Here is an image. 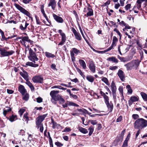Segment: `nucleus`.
Returning a JSON list of instances; mask_svg holds the SVG:
<instances>
[{
  "instance_id": "obj_1",
  "label": "nucleus",
  "mask_w": 147,
  "mask_h": 147,
  "mask_svg": "<svg viewBox=\"0 0 147 147\" xmlns=\"http://www.w3.org/2000/svg\"><path fill=\"white\" fill-rule=\"evenodd\" d=\"M140 62L141 61H139L138 59L134 60L129 63L125 64L124 66L126 67L127 70H131L133 69H137Z\"/></svg>"
},
{
  "instance_id": "obj_2",
  "label": "nucleus",
  "mask_w": 147,
  "mask_h": 147,
  "mask_svg": "<svg viewBox=\"0 0 147 147\" xmlns=\"http://www.w3.org/2000/svg\"><path fill=\"white\" fill-rule=\"evenodd\" d=\"M145 120L143 118H139L136 120L134 123L135 128L142 129L146 127Z\"/></svg>"
},
{
  "instance_id": "obj_3",
  "label": "nucleus",
  "mask_w": 147,
  "mask_h": 147,
  "mask_svg": "<svg viewBox=\"0 0 147 147\" xmlns=\"http://www.w3.org/2000/svg\"><path fill=\"white\" fill-rule=\"evenodd\" d=\"M59 93V91L58 90L51 91L50 93L51 97V100L54 104L56 103V101L59 100V99L61 97V95L58 94Z\"/></svg>"
},
{
  "instance_id": "obj_4",
  "label": "nucleus",
  "mask_w": 147,
  "mask_h": 147,
  "mask_svg": "<svg viewBox=\"0 0 147 147\" xmlns=\"http://www.w3.org/2000/svg\"><path fill=\"white\" fill-rule=\"evenodd\" d=\"M29 50V55L28 56V59L34 63L38 60L39 59L37 57L36 53L31 48H28Z\"/></svg>"
},
{
  "instance_id": "obj_5",
  "label": "nucleus",
  "mask_w": 147,
  "mask_h": 147,
  "mask_svg": "<svg viewBox=\"0 0 147 147\" xmlns=\"http://www.w3.org/2000/svg\"><path fill=\"white\" fill-rule=\"evenodd\" d=\"M14 5L20 11V12L26 15V16L30 18L31 20L33 18L31 16V15L24 8L18 4L15 3L14 4Z\"/></svg>"
},
{
  "instance_id": "obj_6",
  "label": "nucleus",
  "mask_w": 147,
  "mask_h": 147,
  "mask_svg": "<svg viewBox=\"0 0 147 147\" xmlns=\"http://www.w3.org/2000/svg\"><path fill=\"white\" fill-rule=\"evenodd\" d=\"M47 114H44L42 115H40L36 118V126L40 125L43 124L42 122L44 120L45 118L46 117Z\"/></svg>"
},
{
  "instance_id": "obj_7",
  "label": "nucleus",
  "mask_w": 147,
  "mask_h": 147,
  "mask_svg": "<svg viewBox=\"0 0 147 147\" xmlns=\"http://www.w3.org/2000/svg\"><path fill=\"white\" fill-rule=\"evenodd\" d=\"M15 51L13 50L7 51L5 49H3V50L0 53L1 55L3 57H7L12 55L14 53Z\"/></svg>"
},
{
  "instance_id": "obj_8",
  "label": "nucleus",
  "mask_w": 147,
  "mask_h": 147,
  "mask_svg": "<svg viewBox=\"0 0 147 147\" xmlns=\"http://www.w3.org/2000/svg\"><path fill=\"white\" fill-rule=\"evenodd\" d=\"M32 80L34 83L41 84L43 82V78L40 75L36 76L33 77Z\"/></svg>"
},
{
  "instance_id": "obj_9",
  "label": "nucleus",
  "mask_w": 147,
  "mask_h": 147,
  "mask_svg": "<svg viewBox=\"0 0 147 147\" xmlns=\"http://www.w3.org/2000/svg\"><path fill=\"white\" fill-rule=\"evenodd\" d=\"M19 39H22V40H20V42L23 45H24L26 47V46L25 44V42L27 41L30 42V40L29 39L28 37V36H24L23 37H18L15 40H17Z\"/></svg>"
},
{
  "instance_id": "obj_10",
  "label": "nucleus",
  "mask_w": 147,
  "mask_h": 147,
  "mask_svg": "<svg viewBox=\"0 0 147 147\" xmlns=\"http://www.w3.org/2000/svg\"><path fill=\"white\" fill-rule=\"evenodd\" d=\"M109 99L108 98V99L105 100V102L107 106V108H108V110L109 111V112H111L112 111L113 108V104L110 102H109Z\"/></svg>"
},
{
  "instance_id": "obj_11",
  "label": "nucleus",
  "mask_w": 147,
  "mask_h": 147,
  "mask_svg": "<svg viewBox=\"0 0 147 147\" xmlns=\"http://www.w3.org/2000/svg\"><path fill=\"white\" fill-rule=\"evenodd\" d=\"M72 30L74 35L76 38L78 40H81L82 37L80 33L78 32L74 28H72Z\"/></svg>"
},
{
  "instance_id": "obj_12",
  "label": "nucleus",
  "mask_w": 147,
  "mask_h": 147,
  "mask_svg": "<svg viewBox=\"0 0 147 147\" xmlns=\"http://www.w3.org/2000/svg\"><path fill=\"white\" fill-rule=\"evenodd\" d=\"M89 67L90 69L93 73L95 72V66L92 61H90L89 63Z\"/></svg>"
},
{
  "instance_id": "obj_13",
  "label": "nucleus",
  "mask_w": 147,
  "mask_h": 147,
  "mask_svg": "<svg viewBox=\"0 0 147 147\" xmlns=\"http://www.w3.org/2000/svg\"><path fill=\"white\" fill-rule=\"evenodd\" d=\"M53 17L54 20L57 22L62 23L63 22V20L61 17L58 16L54 13L53 14Z\"/></svg>"
},
{
  "instance_id": "obj_14",
  "label": "nucleus",
  "mask_w": 147,
  "mask_h": 147,
  "mask_svg": "<svg viewBox=\"0 0 147 147\" xmlns=\"http://www.w3.org/2000/svg\"><path fill=\"white\" fill-rule=\"evenodd\" d=\"M139 100V98L138 97L133 96H131L130 100L128 101V104L129 106L131 105L134 102L137 101Z\"/></svg>"
},
{
  "instance_id": "obj_15",
  "label": "nucleus",
  "mask_w": 147,
  "mask_h": 147,
  "mask_svg": "<svg viewBox=\"0 0 147 147\" xmlns=\"http://www.w3.org/2000/svg\"><path fill=\"white\" fill-rule=\"evenodd\" d=\"M56 6V2L55 0H49L48 7L51 6L52 9L54 10Z\"/></svg>"
},
{
  "instance_id": "obj_16",
  "label": "nucleus",
  "mask_w": 147,
  "mask_h": 147,
  "mask_svg": "<svg viewBox=\"0 0 147 147\" xmlns=\"http://www.w3.org/2000/svg\"><path fill=\"white\" fill-rule=\"evenodd\" d=\"M117 74L121 80L124 81L125 80V75L123 72L122 70L119 69Z\"/></svg>"
},
{
  "instance_id": "obj_17",
  "label": "nucleus",
  "mask_w": 147,
  "mask_h": 147,
  "mask_svg": "<svg viewBox=\"0 0 147 147\" xmlns=\"http://www.w3.org/2000/svg\"><path fill=\"white\" fill-rule=\"evenodd\" d=\"M18 90L22 95H24L27 92V91L23 85H20L19 86Z\"/></svg>"
},
{
  "instance_id": "obj_18",
  "label": "nucleus",
  "mask_w": 147,
  "mask_h": 147,
  "mask_svg": "<svg viewBox=\"0 0 147 147\" xmlns=\"http://www.w3.org/2000/svg\"><path fill=\"white\" fill-rule=\"evenodd\" d=\"M29 24L27 23L26 22H22V23L21 24L20 26V28L22 31H24L26 30L27 26Z\"/></svg>"
},
{
  "instance_id": "obj_19",
  "label": "nucleus",
  "mask_w": 147,
  "mask_h": 147,
  "mask_svg": "<svg viewBox=\"0 0 147 147\" xmlns=\"http://www.w3.org/2000/svg\"><path fill=\"white\" fill-rule=\"evenodd\" d=\"M130 138V134H128L125 140L123 143L121 147H127L128 146V141Z\"/></svg>"
},
{
  "instance_id": "obj_20",
  "label": "nucleus",
  "mask_w": 147,
  "mask_h": 147,
  "mask_svg": "<svg viewBox=\"0 0 147 147\" xmlns=\"http://www.w3.org/2000/svg\"><path fill=\"white\" fill-rule=\"evenodd\" d=\"M144 1L147 3V0H137L136 1V7L138 9H140L141 7V3Z\"/></svg>"
},
{
  "instance_id": "obj_21",
  "label": "nucleus",
  "mask_w": 147,
  "mask_h": 147,
  "mask_svg": "<svg viewBox=\"0 0 147 147\" xmlns=\"http://www.w3.org/2000/svg\"><path fill=\"white\" fill-rule=\"evenodd\" d=\"M20 74L26 81L28 80V75L27 72L24 71L23 72H20Z\"/></svg>"
},
{
  "instance_id": "obj_22",
  "label": "nucleus",
  "mask_w": 147,
  "mask_h": 147,
  "mask_svg": "<svg viewBox=\"0 0 147 147\" xmlns=\"http://www.w3.org/2000/svg\"><path fill=\"white\" fill-rule=\"evenodd\" d=\"M107 60L116 63H117L118 62V60L115 57H109L107 59Z\"/></svg>"
},
{
  "instance_id": "obj_23",
  "label": "nucleus",
  "mask_w": 147,
  "mask_h": 147,
  "mask_svg": "<svg viewBox=\"0 0 147 147\" xmlns=\"http://www.w3.org/2000/svg\"><path fill=\"white\" fill-rule=\"evenodd\" d=\"M79 63L81 66L84 69H86V64L84 61L82 59H80L78 61Z\"/></svg>"
},
{
  "instance_id": "obj_24",
  "label": "nucleus",
  "mask_w": 147,
  "mask_h": 147,
  "mask_svg": "<svg viewBox=\"0 0 147 147\" xmlns=\"http://www.w3.org/2000/svg\"><path fill=\"white\" fill-rule=\"evenodd\" d=\"M45 55L47 58H54L55 57V55L53 54L48 52H45Z\"/></svg>"
},
{
  "instance_id": "obj_25",
  "label": "nucleus",
  "mask_w": 147,
  "mask_h": 147,
  "mask_svg": "<svg viewBox=\"0 0 147 147\" xmlns=\"http://www.w3.org/2000/svg\"><path fill=\"white\" fill-rule=\"evenodd\" d=\"M111 87L112 92H116V87L114 81H112L111 84Z\"/></svg>"
},
{
  "instance_id": "obj_26",
  "label": "nucleus",
  "mask_w": 147,
  "mask_h": 147,
  "mask_svg": "<svg viewBox=\"0 0 147 147\" xmlns=\"http://www.w3.org/2000/svg\"><path fill=\"white\" fill-rule=\"evenodd\" d=\"M88 12L87 13V16H90L93 15V11L92 9L89 8H87Z\"/></svg>"
},
{
  "instance_id": "obj_27",
  "label": "nucleus",
  "mask_w": 147,
  "mask_h": 147,
  "mask_svg": "<svg viewBox=\"0 0 147 147\" xmlns=\"http://www.w3.org/2000/svg\"><path fill=\"white\" fill-rule=\"evenodd\" d=\"M140 94L143 100L145 101H147V94L143 92H141Z\"/></svg>"
},
{
  "instance_id": "obj_28",
  "label": "nucleus",
  "mask_w": 147,
  "mask_h": 147,
  "mask_svg": "<svg viewBox=\"0 0 147 147\" xmlns=\"http://www.w3.org/2000/svg\"><path fill=\"white\" fill-rule=\"evenodd\" d=\"M78 130L84 134H86L88 132V131L86 129L81 127H79Z\"/></svg>"
},
{
  "instance_id": "obj_29",
  "label": "nucleus",
  "mask_w": 147,
  "mask_h": 147,
  "mask_svg": "<svg viewBox=\"0 0 147 147\" xmlns=\"http://www.w3.org/2000/svg\"><path fill=\"white\" fill-rule=\"evenodd\" d=\"M26 84L29 87L31 90H34V87L32 83L28 80L26 81Z\"/></svg>"
},
{
  "instance_id": "obj_30",
  "label": "nucleus",
  "mask_w": 147,
  "mask_h": 147,
  "mask_svg": "<svg viewBox=\"0 0 147 147\" xmlns=\"http://www.w3.org/2000/svg\"><path fill=\"white\" fill-rule=\"evenodd\" d=\"M6 108H7V109H4L3 113V115L5 116L7 113L11 111V108L8 107H7Z\"/></svg>"
},
{
  "instance_id": "obj_31",
  "label": "nucleus",
  "mask_w": 147,
  "mask_h": 147,
  "mask_svg": "<svg viewBox=\"0 0 147 147\" xmlns=\"http://www.w3.org/2000/svg\"><path fill=\"white\" fill-rule=\"evenodd\" d=\"M17 119V116L12 115L10 116L9 119V120L11 122H13Z\"/></svg>"
},
{
  "instance_id": "obj_32",
  "label": "nucleus",
  "mask_w": 147,
  "mask_h": 147,
  "mask_svg": "<svg viewBox=\"0 0 147 147\" xmlns=\"http://www.w3.org/2000/svg\"><path fill=\"white\" fill-rule=\"evenodd\" d=\"M126 88L127 89V93L130 94H132L133 90L130 85H127L126 86Z\"/></svg>"
},
{
  "instance_id": "obj_33",
  "label": "nucleus",
  "mask_w": 147,
  "mask_h": 147,
  "mask_svg": "<svg viewBox=\"0 0 147 147\" xmlns=\"http://www.w3.org/2000/svg\"><path fill=\"white\" fill-rule=\"evenodd\" d=\"M86 78L88 81L91 82H92L94 80L93 77L91 76H87Z\"/></svg>"
},
{
  "instance_id": "obj_34",
  "label": "nucleus",
  "mask_w": 147,
  "mask_h": 147,
  "mask_svg": "<svg viewBox=\"0 0 147 147\" xmlns=\"http://www.w3.org/2000/svg\"><path fill=\"white\" fill-rule=\"evenodd\" d=\"M88 129L89 131V136H90L91 135L94 131V127L92 126H91L89 127Z\"/></svg>"
},
{
  "instance_id": "obj_35",
  "label": "nucleus",
  "mask_w": 147,
  "mask_h": 147,
  "mask_svg": "<svg viewBox=\"0 0 147 147\" xmlns=\"http://www.w3.org/2000/svg\"><path fill=\"white\" fill-rule=\"evenodd\" d=\"M28 113L27 112L25 113L23 116V119H24L25 121H27V123H28V121L30 120L29 119V118L28 116Z\"/></svg>"
},
{
  "instance_id": "obj_36",
  "label": "nucleus",
  "mask_w": 147,
  "mask_h": 147,
  "mask_svg": "<svg viewBox=\"0 0 147 147\" xmlns=\"http://www.w3.org/2000/svg\"><path fill=\"white\" fill-rule=\"evenodd\" d=\"M36 127L38 129L39 128V131L40 132L43 133L44 129L43 124L40 125L36 126Z\"/></svg>"
},
{
  "instance_id": "obj_37",
  "label": "nucleus",
  "mask_w": 147,
  "mask_h": 147,
  "mask_svg": "<svg viewBox=\"0 0 147 147\" xmlns=\"http://www.w3.org/2000/svg\"><path fill=\"white\" fill-rule=\"evenodd\" d=\"M101 80L107 85H109L110 84L109 81L107 78L104 77Z\"/></svg>"
},
{
  "instance_id": "obj_38",
  "label": "nucleus",
  "mask_w": 147,
  "mask_h": 147,
  "mask_svg": "<svg viewBox=\"0 0 147 147\" xmlns=\"http://www.w3.org/2000/svg\"><path fill=\"white\" fill-rule=\"evenodd\" d=\"M100 94L103 97L105 100L108 99L109 98L106 95L105 93L103 92L102 91H101L100 92Z\"/></svg>"
},
{
  "instance_id": "obj_39",
  "label": "nucleus",
  "mask_w": 147,
  "mask_h": 147,
  "mask_svg": "<svg viewBox=\"0 0 147 147\" xmlns=\"http://www.w3.org/2000/svg\"><path fill=\"white\" fill-rule=\"evenodd\" d=\"M52 88H57L60 89H61L64 90H66L67 89L65 88H64L61 86H54L51 87Z\"/></svg>"
},
{
  "instance_id": "obj_40",
  "label": "nucleus",
  "mask_w": 147,
  "mask_h": 147,
  "mask_svg": "<svg viewBox=\"0 0 147 147\" xmlns=\"http://www.w3.org/2000/svg\"><path fill=\"white\" fill-rule=\"evenodd\" d=\"M23 96L22 97V99L23 100L27 101L29 98L28 94L26 92L24 95H23Z\"/></svg>"
},
{
  "instance_id": "obj_41",
  "label": "nucleus",
  "mask_w": 147,
  "mask_h": 147,
  "mask_svg": "<svg viewBox=\"0 0 147 147\" xmlns=\"http://www.w3.org/2000/svg\"><path fill=\"white\" fill-rule=\"evenodd\" d=\"M74 53L78 55L80 53V51L76 48H73L72 49Z\"/></svg>"
},
{
  "instance_id": "obj_42",
  "label": "nucleus",
  "mask_w": 147,
  "mask_h": 147,
  "mask_svg": "<svg viewBox=\"0 0 147 147\" xmlns=\"http://www.w3.org/2000/svg\"><path fill=\"white\" fill-rule=\"evenodd\" d=\"M117 58L118 59L120 60L121 61L123 62H125L127 61L126 59L124 57H121L119 55H117Z\"/></svg>"
},
{
  "instance_id": "obj_43",
  "label": "nucleus",
  "mask_w": 147,
  "mask_h": 147,
  "mask_svg": "<svg viewBox=\"0 0 147 147\" xmlns=\"http://www.w3.org/2000/svg\"><path fill=\"white\" fill-rule=\"evenodd\" d=\"M25 110L24 109H20L18 111L19 114L20 115L21 117H22L23 113L25 111Z\"/></svg>"
},
{
  "instance_id": "obj_44",
  "label": "nucleus",
  "mask_w": 147,
  "mask_h": 147,
  "mask_svg": "<svg viewBox=\"0 0 147 147\" xmlns=\"http://www.w3.org/2000/svg\"><path fill=\"white\" fill-rule=\"evenodd\" d=\"M118 68V66H111L109 68V69L110 70H116Z\"/></svg>"
},
{
  "instance_id": "obj_45",
  "label": "nucleus",
  "mask_w": 147,
  "mask_h": 147,
  "mask_svg": "<svg viewBox=\"0 0 147 147\" xmlns=\"http://www.w3.org/2000/svg\"><path fill=\"white\" fill-rule=\"evenodd\" d=\"M43 16H44V17L46 19V20L48 22V24H46L44 22V23L45 24H46V25H50V22H49V19L48 18V17H47V16H46V14L45 13H44V14H43Z\"/></svg>"
},
{
  "instance_id": "obj_46",
  "label": "nucleus",
  "mask_w": 147,
  "mask_h": 147,
  "mask_svg": "<svg viewBox=\"0 0 147 147\" xmlns=\"http://www.w3.org/2000/svg\"><path fill=\"white\" fill-rule=\"evenodd\" d=\"M132 117L134 119L136 120L139 119V116L138 114H134L132 115Z\"/></svg>"
},
{
  "instance_id": "obj_47",
  "label": "nucleus",
  "mask_w": 147,
  "mask_h": 147,
  "mask_svg": "<svg viewBox=\"0 0 147 147\" xmlns=\"http://www.w3.org/2000/svg\"><path fill=\"white\" fill-rule=\"evenodd\" d=\"M32 63H33L32 62H27L26 63V65H24V66L25 67H27V66H28L32 67Z\"/></svg>"
},
{
  "instance_id": "obj_48",
  "label": "nucleus",
  "mask_w": 147,
  "mask_h": 147,
  "mask_svg": "<svg viewBox=\"0 0 147 147\" xmlns=\"http://www.w3.org/2000/svg\"><path fill=\"white\" fill-rule=\"evenodd\" d=\"M59 103L60 104L63 103L65 102V100L61 96L60 98L59 99Z\"/></svg>"
},
{
  "instance_id": "obj_49",
  "label": "nucleus",
  "mask_w": 147,
  "mask_h": 147,
  "mask_svg": "<svg viewBox=\"0 0 147 147\" xmlns=\"http://www.w3.org/2000/svg\"><path fill=\"white\" fill-rule=\"evenodd\" d=\"M91 123L93 125H95L97 124V122L96 120H90V121Z\"/></svg>"
},
{
  "instance_id": "obj_50",
  "label": "nucleus",
  "mask_w": 147,
  "mask_h": 147,
  "mask_svg": "<svg viewBox=\"0 0 147 147\" xmlns=\"http://www.w3.org/2000/svg\"><path fill=\"white\" fill-rule=\"evenodd\" d=\"M69 102H70V101H67L65 104L62 105L63 107L64 108L67 107L69 106Z\"/></svg>"
},
{
  "instance_id": "obj_51",
  "label": "nucleus",
  "mask_w": 147,
  "mask_h": 147,
  "mask_svg": "<svg viewBox=\"0 0 147 147\" xmlns=\"http://www.w3.org/2000/svg\"><path fill=\"white\" fill-rule=\"evenodd\" d=\"M113 31L116 32L118 34L120 38L121 37V35L120 32L116 28L114 29Z\"/></svg>"
},
{
  "instance_id": "obj_52",
  "label": "nucleus",
  "mask_w": 147,
  "mask_h": 147,
  "mask_svg": "<svg viewBox=\"0 0 147 147\" xmlns=\"http://www.w3.org/2000/svg\"><path fill=\"white\" fill-rule=\"evenodd\" d=\"M35 17L37 24H40L41 23V22H40V20L38 18V17L36 16Z\"/></svg>"
},
{
  "instance_id": "obj_53",
  "label": "nucleus",
  "mask_w": 147,
  "mask_h": 147,
  "mask_svg": "<svg viewBox=\"0 0 147 147\" xmlns=\"http://www.w3.org/2000/svg\"><path fill=\"white\" fill-rule=\"evenodd\" d=\"M131 5L130 4H127L125 7V9L127 10L130 8Z\"/></svg>"
},
{
  "instance_id": "obj_54",
  "label": "nucleus",
  "mask_w": 147,
  "mask_h": 147,
  "mask_svg": "<svg viewBox=\"0 0 147 147\" xmlns=\"http://www.w3.org/2000/svg\"><path fill=\"white\" fill-rule=\"evenodd\" d=\"M55 145L58 146H62L63 145L62 144L58 142H55Z\"/></svg>"
},
{
  "instance_id": "obj_55",
  "label": "nucleus",
  "mask_w": 147,
  "mask_h": 147,
  "mask_svg": "<svg viewBox=\"0 0 147 147\" xmlns=\"http://www.w3.org/2000/svg\"><path fill=\"white\" fill-rule=\"evenodd\" d=\"M62 38L61 40L64 41L65 42L66 40V36L65 34H63L62 35H61Z\"/></svg>"
},
{
  "instance_id": "obj_56",
  "label": "nucleus",
  "mask_w": 147,
  "mask_h": 147,
  "mask_svg": "<svg viewBox=\"0 0 147 147\" xmlns=\"http://www.w3.org/2000/svg\"><path fill=\"white\" fill-rule=\"evenodd\" d=\"M37 102L38 103H40L42 102V99L40 97H38L36 98Z\"/></svg>"
},
{
  "instance_id": "obj_57",
  "label": "nucleus",
  "mask_w": 147,
  "mask_h": 147,
  "mask_svg": "<svg viewBox=\"0 0 147 147\" xmlns=\"http://www.w3.org/2000/svg\"><path fill=\"white\" fill-rule=\"evenodd\" d=\"M122 119V117L121 116H120L117 119L116 122H119L121 121Z\"/></svg>"
},
{
  "instance_id": "obj_58",
  "label": "nucleus",
  "mask_w": 147,
  "mask_h": 147,
  "mask_svg": "<svg viewBox=\"0 0 147 147\" xmlns=\"http://www.w3.org/2000/svg\"><path fill=\"white\" fill-rule=\"evenodd\" d=\"M25 133V131L24 130L21 129L20 130V132L19 133V134L23 136Z\"/></svg>"
},
{
  "instance_id": "obj_59",
  "label": "nucleus",
  "mask_w": 147,
  "mask_h": 147,
  "mask_svg": "<svg viewBox=\"0 0 147 147\" xmlns=\"http://www.w3.org/2000/svg\"><path fill=\"white\" fill-rule=\"evenodd\" d=\"M73 13L74 15L76 18V19H78V15L77 13V12L75 10H74L73 11Z\"/></svg>"
},
{
  "instance_id": "obj_60",
  "label": "nucleus",
  "mask_w": 147,
  "mask_h": 147,
  "mask_svg": "<svg viewBox=\"0 0 147 147\" xmlns=\"http://www.w3.org/2000/svg\"><path fill=\"white\" fill-rule=\"evenodd\" d=\"M125 1V0H120V3L121 6H123L124 5Z\"/></svg>"
},
{
  "instance_id": "obj_61",
  "label": "nucleus",
  "mask_w": 147,
  "mask_h": 147,
  "mask_svg": "<svg viewBox=\"0 0 147 147\" xmlns=\"http://www.w3.org/2000/svg\"><path fill=\"white\" fill-rule=\"evenodd\" d=\"M140 55L141 57V60H142L144 57L143 53L142 51H141L140 52Z\"/></svg>"
},
{
  "instance_id": "obj_62",
  "label": "nucleus",
  "mask_w": 147,
  "mask_h": 147,
  "mask_svg": "<svg viewBox=\"0 0 147 147\" xmlns=\"http://www.w3.org/2000/svg\"><path fill=\"white\" fill-rule=\"evenodd\" d=\"M52 123H53L52 128L53 129H54L56 127L57 124L55 123L53 121Z\"/></svg>"
},
{
  "instance_id": "obj_63",
  "label": "nucleus",
  "mask_w": 147,
  "mask_h": 147,
  "mask_svg": "<svg viewBox=\"0 0 147 147\" xmlns=\"http://www.w3.org/2000/svg\"><path fill=\"white\" fill-rule=\"evenodd\" d=\"M125 132V129H124L123 131H122L121 134V136L123 138V137L124 134Z\"/></svg>"
},
{
  "instance_id": "obj_64",
  "label": "nucleus",
  "mask_w": 147,
  "mask_h": 147,
  "mask_svg": "<svg viewBox=\"0 0 147 147\" xmlns=\"http://www.w3.org/2000/svg\"><path fill=\"white\" fill-rule=\"evenodd\" d=\"M70 96H71V97L75 99L78 98V96L76 95H74L71 94Z\"/></svg>"
}]
</instances>
